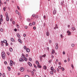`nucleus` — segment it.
Masks as SVG:
<instances>
[{
  "label": "nucleus",
  "mask_w": 77,
  "mask_h": 77,
  "mask_svg": "<svg viewBox=\"0 0 77 77\" xmlns=\"http://www.w3.org/2000/svg\"><path fill=\"white\" fill-rule=\"evenodd\" d=\"M20 70L21 71H22V72L24 71V68L23 67H21L20 69Z\"/></svg>",
  "instance_id": "4"
},
{
  "label": "nucleus",
  "mask_w": 77,
  "mask_h": 77,
  "mask_svg": "<svg viewBox=\"0 0 77 77\" xmlns=\"http://www.w3.org/2000/svg\"><path fill=\"white\" fill-rule=\"evenodd\" d=\"M46 35L47 36H48L49 35H50V33H49V32H46Z\"/></svg>",
  "instance_id": "11"
},
{
  "label": "nucleus",
  "mask_w": 77,
  "mask_h": 77,
  "mask_svg": "<svg viewBox=\"0 0 77 77\" xmlns=\"http://www.w3.org/2000/svg\"><path fill=\"white\" fill-rule=\"evenodd\" d=\"M25 29H27V26H26L25 27Z\"/></svg>",
  "instance_id": "53"
},
{
  "label": "nucleus",
  "mask_w": 77,
  "mask_h": 77,
  "mask_svg": "<svg viewBox=\"0 0 77 77\" xmlns=\"http://www.w3.org/2000/svg\"><path fill=\"white\" fill-rule=\"evenodd\" d=\"M2 54L3 59H5L6 57V55L5 54V52H2Z\"/></svg>",
  "instance_id": "1"
},
{
  "label": "nucleus",
  "mask_w": 77,
  "mask_h": 77,
  "mask_svg": "<svg viewBox=\"0 0 77 77\" xmlns=\"http://www.w3.org/2000/svg\"><path fill=\"white\" fill-rule=\"evenodd\" d=\"M10 66H12V65H13L12 64V63H13V61H12L11 60H10Z\"/></svg>",
  "instance_id": "2"
},
{
  "label": "nucleus",
  "mask_w": 77,
  "mask_h": 77,
  "mask_svg": "<svg viewBox=\"0 0 77 77\" xmlns=\"http://www.w3.org/2000/svg\"><path fill=\"white\" fill-rule=\"evenodd\" d=\"M21 41V39H18V41L19 42H20V41Z\"/></svg>",
  "instance_id": "54"
},
{
  "label": "nucleus",
  "mask_w": 77,
  "mask_h": 77,
  "mask_svg": "<svg viewBox=\"0 0 77 77\" xmlns=\"http://www.w3.org/2000/svg\"><path fill=\"white\" fill-rule=\"evenodd\" d=\"M71 32H70L68 33V35H71Z\"/></svg>",
  "instance_id": "34"
},
{
  "label": "nucleus",
  "mask_w": 77,
  "mask_h": 77,
  "mask_svg": "<svg viewBox=\"0 0 77 77\" xmlns=\"http://www.w3.org/2000/svg\"><path fill=\"white\" fill-rule=\"evenodd\" d=\"M19 61H20V62H23V61H24V59L20 58L19 59Z\"/></svg>",
  "instance_id": "3"
},
{
  "label": "nucleus",
  "mask_w": 77,
  "mask_h": 77,
  "mask_svg": "<svg viewBox=\"0 0 77 77\" xmlns=\"http://www.w3.org/2000/svg\"><path fill=\"white\" fill-rule=\"evenodd\" d=\"M42 56H40V59H41V60H42Z\"/></svg>",
  "instance_id": "41"
},
{
  "label": "nucleus",
  "mask_w": 77,
  "mask_h": 77,
  "mask_svg": "<svg viewBox=\"0 0 77 77\" xmlns=\"http://www.w3.org/2000/svg\"><path fill=\"white\" fill-rule=\"evenodd\" d=\"M43 69H47V67L46 66H43Z\"/></svg>",
  "instance_id": "12"
},
{
  "label": "nucleus",
  "mask_w": 77,
  "mask_h": 77,
  "mask_svg": "<svg viewBox=\"0 0 77 77\" xmlns=\"http://www.w3.org/2000/svg\"><path fill=\"white\" fill-rule=\"evenodd\" d=\"M17 36L19 38H21V36H20V34L18 33L17 34Z\"/></svg>",
  "instance_id": "8"
},
{
  "label": "nucleus",
  "mask_w": 77,
  "mask_h": 77,
  "mask_svg": "<svg viewBox=\"0 0 77 77\" xmlns=\"http://www.w3.org/2000/svg\"><path fill=\"white\" fill-rule=\"evenodd\" d=\"M4 42L5 44H6V43H7V41H6V40H4Z\"/></svg>",
  "instance_id": "15"
},
{
  "label": "nucleus",
  "mask_w": 77,
  "mask_h": 77,
  "mask_svg": "<svg viewBox=\"0 0 77 77\" xmlns=\"http://www.w3.org/2000/svg\"><path fill=\"white\" fill-rule=\"evenodd\" d=\"M56 10H54L53 11V14L54 15H55V14H56Z\"/></svg>",
  "instance_id": "5"
},
{
  "label": "nucleus",
  "mask_w": 77,
  "mask_h": 77,
  "mask_svg": "<svg viewBox=\"0 0 77 77\" xmlns=\"http://www.w3.org/2000/svg\"><path fill=\"white\" fill-rule=\"evenodd\" d=\"M13 65H15V62H13Z\"/></svg>",
  "instance_id": "63"
},
{
  "label": "nucleus",
  "mask_w": 77,
  "mask_h": 77,
  "mask_svg": "<svg viewBox=\"0 0 77 77\" xmlns=\"http://www.w3.org/2000/svg\"><path fill=\"white\" fill-rule=\"evenodd\" d=\"M16 26H17V28H19V25L18 24H17L16 25Z\"/></svg>",
  "instance_id": "37"
},
{
  "label": "nucleus",
  "mask_w": 77,
  "mask_h": 77,
  "mask_svg": "<svg viewBox=\"0 0 77 77\" xmlns=\"http://www.w3.org/2000/svg\"><path fill=\"white\" fill-rule=\"evenodd\" d=\"M55 45H56V46H58V43H56L55 44Z\"/></svg>",
  "instance_id": "48"
},
{
  "label": "nucleus",
  "mask_w": 77,
  "mask_h": 77,
  "mask_svg": "<svg viewBox=\"0 0 77 77\" xmlns=\"http://www.w3.org/2000/svg\"><path fill=\"white\" fill-rule=\"evenodd\" d=\"M3 10L4 11H6V8H5V7L4 8Z\"/></svg>",
  "instance_id": "43"
},
{
  "label": "nucleus",
  "mask_w": 77,
  "mask_h": 77,
  "mask_svg": "<svg viewBox=\"0 0 77 77\" xmlns=\"http://www.w3.org/2000/svg\"><path fill=\"white\" fill-rule=\"evenodd\" d=\"M27 21H28V22H30V19L29 18H28L27 20Z\"/></svg>",
  "instance_id": "20"
},
{
  "label": "nucleus",
  "mask_w": 77,
  "mask_h": 77,
  "mask_svg": "<svg viewBox=\"0 0 77 77\" xmlns=\"http://www.w3.org/2000/svg\"><path fill=\"white\" fill-rule=\"evenodd\" d=\"M60 36H61V38H63V35H60Z\"/></svg>",
  "instance_id": "40"
},
{
  "label": "nucleus",
  "mask_w": 77,
  "mask_h": 77,
  "mask_svg": "<svg viewBox=\"0 0 77 77\" xmlns=\"http://www.w3.org/2000/svg\"><path fill=\"white\" fill-rule=\"evenodd\" d=\"M35 63H36V64H39V61H36L35 62Z\"/></svg>",
  "instance_id": "16"
},
{
  "label": "nucleus",
  "mask_w": 77,
  "mask_h": 77,
  "mask_svg": "<svg viewBox=\"0 0 77 77\" xmlns=\"http://www.w3.org/2000/svg\"><path fill=\"white\" fill-rule=\"evenodd\" d=\"M51 69L52 71H53V69H54V68H53V67H51Z\"/></svg>",
  "instance_id": "24"
},
{
  "label": "nucleus",
  "mask_w": 77,
  "mask_h": 77,
  "mask_svg": "<svg viewBox=\"0 0 77 77\" xmlns=\"http://www.w3.org/2000/svg\"><path fill=\"white\" fill-rule=\"evenodd\" d=\"M47 50H49V48L47 47Z\"/></svg>",
  "instance_id": "64"
},
{
  "label": "nucleus",
  "mask_w": 77,
  "mask_h": 77,
  "mask_svg": "<svg viewBox=\"0 0 77 77\" xmlns=\"http://www.w3.org/2000/svg\"><path fill=\"white\" fill-rule=\"evenodd\" d=\"M29 26H32V24L31 23H30L29 24Z\"/></svg>",
  "instance_id": "32"
},
{
  "label": "nucleus",
  "mask_w": 77,
  "mask_h": 77,
  "mask_svg": "<svg viewBox=\"0 0 77 77\" xmlns=\"http://www.w3.org/2000/svg\"><path fill=\"white\" fill-rule=\"evenodd\" d=\"M25 77H30L28 75H26L25 76Z\"/></svg>",
  "instance_id": "44"
},
{
  "label": "nucleus",
  "mask_w": 77,
  "mask_h": 77,
  "mask_svg": "<svg viewBox=\"0 0 77 77\" xmlns=\"http://www.w3.org/2000/svg\"><path fill=\"white\" fill-rule=\"evenodd\" d=\"M24 59L26 61H27V59L26 57H24Z\"/></svg>",
  "instance_id": "21"
},
{
  "label": "nucleus",
  "mask_w": 77,
  "mask_h": 77,
  "mask_svg": "<svg viewBox=\"0 0 77 77\" xmlns=\"http://www.w3.org/2000/svg\"><path fill=\"white\" fill-rule=\"evenodd\" d=\"M45 56H46V55L45 54H44V55H43L42 56V57H45Z\"/></svg>",
  "instance_id": "27"
},
{
  "label": "nucleus",
  "mask_w": 77,
  "mask_h": 77,
  "mask_svg": "<svg viewBox=\"0 0 77 77\" xmlns=\"http://www.w3.org/2000/svg\"><path fill=\"white\" fill-rule=\"evenodd\" d=\"M23 36H24V37H26V34H23Z\"/></svg>",
  "instance_id": "56"
},
{
  "label": "nucleus",
  "mask_w": 77,
  "mask_h": 77,
  "mask_svg": "<svg viewBox=\"0 0 77 77\" xmlns=\"http://www.w3.org/2000/svg\"><path fill=\"white\" fill-rule=\"evenodd\" d=\"M23 48L25 50H26V46H24Z\"/></svg>",
  "instance_id": "38"
},
{
  "label": "nucleus",
  "mask_w": 77,
  "mask_h": 77,
  "mask_svg": "<svg viewBox=\"0 0 77 77\" xmlns=\"http://www.w3.org/2000/svg\"><path fill=\"white\" fill-rule=\"evenodd\" d=\"M33 29L34 30H35V29H36V27L35 26H34L33 27Z\"/></svg>",
  "instance_id": "49"
},
{
  "label": "nucleus",
  "mask_w": 77,
  "mask_h": 77,
  "mask_svg": "<svg viewBox=\"0 0 77 77\" xmlns=\"http://www.w3.org/2000/svg\"><path fill=\"white\" fill-rule=\"evenodd\" d=\"M35 18H39V16L38 15H36L35 16Z\"/></svg>",
  "instance_id": "13"
},
{
  "label": "nucleus",
  "mask_w": 77,
  "mask_h": 77,
  "mask_svg": "<svg viewBox=\"0 0 77 77\" xmlns=\"http://www.w3.org/2000/svg\"><path fill=\"white\" fill-rule=\"evenodd\" d=\"M50 74H53V71H51V72H50Z\"/></svg>",
  "instance_id": "35"
},
{
  "label": "nucleus",
  "mask_w": 77,
  "mask_h": 77,
  "mask_svg": "<svg viewBox=\"0 0 77 77\" xmlns=\"http://www.w3.org/2000/svg\"><path fill=\"white\" fill-rule=\"evenodd\" d=\"M11 41L12 42H14V39L13 38H11Z\"/></svg>",
  "instance_id": "25"
},
{
  "label": "nucleus",
  "mask_w": 77,
  "mask_h": 77,
  "mask_svg": "<svg viewBox=\"0 0 77 77\" xmlns=\"http://www.w3.org/2000/svg\"><path fill=\"white\" fill-rule=\"evenodd\" d=\"M16 14H18V11H16Z\"/></svg>",
  "instance_id": "45"
},
{
  "label": "nucleus",
  "mask_w": 77,
  "mask_h": 77,
  "mask_svg": "<svg viewBox=\"0 0 77 77\" xmlns=\"http://www.w3.org/2000/svg\"><path fill=\"white\" fill-rule=\"evenodd\" d=\"M28 63L29 65V66H32V64L31 63H30L28 62Z\"/></svg>",
  "instance_id": "10"
},
{
  "label": "nucleus",
  "mask_w": 77,
  "mask_h": 77,
  "mask_svg": "<svg viewBox=\"0 0 77 77\" xmlns=\"http://www.w3.org/2000/svg\"><path fill=\"white\" fill-rule=\"evenodd\" d=\"M0 31L1 32H3V29L1 28L0 29Z\"/></svg>",
  "instance_id": "31"
},
{
  "label": "nucleus",
  "mask_w": 77,
  "mask_h": 77,
  "mask_svg": "<svg viewBox=\"0 0 77 77\" xmlns=\"http://www.w3.org/2000/svg\"><path fill=\"white\" fill-rule=\"evenodd\" d=\"M56 50H57V49H58V46H56Z\"/></svg>",
  "instance_id": "39"
},
{
  "label": "nucleus",
  "mask_w": 77,
  "mask_h": 77,
  "mask_svg": "<svg viewBox=\"0 0 77 77\" xmlns=\"http://www.w3.org/2000/svg\"><path fill=\"white\" fill-rule=\"evenodd\" d=\"M37 67L38 68H41V67H42L40 65V64H38V65H37Z\"/></svg>",
  "instance_id": "6"
},
{
  "label": "nucleus",
  "mask_w": 77,
  "mask_h": 77,
  "mask_svg": "<svg viewBox=\"0 0 77 77\" xmlns=\"http://www.w3.org/2000/svg\"><path fill=\"white\" fill-rule=\"evenodd\" d=\"M55 52L54 51V50H52V54H54V53Z\"/></svg>",
  "instance_id": "29"
},
{
  "label": "nucleus",
  "mask_w": 77,
  "mask_h": 77,
  "mask_svg": "<svg viewBox=\"0 0 77 77\" xmlns=\"http://www.w3.org/2000/svg\"><path fill=\"white\" fill-rule=\"evenodd\" d=\"M6 20L7 21H9V17H6Z\"/></svg>",
  "instance_id": "9"
},
{
  "label": "nucleus",
  "mask_w": 77,
  "mask_h": 77,
  "mask_svg": "<svg viewBox=\"0 0 77 77\" xmlns=\"http://www.w3.org/2000/svg\"><path fill=\"white\" fill-rule=\"evenodd\" d=\"M22 56H22V58H24V57H24V55H23V54H22Z\"/></svg>",
  "instance_id": "23"
},
{
  "label": "nucleus",
  "mask_w": 77,
  "mask_h": 77,
  "mask_svg": "<svg viewBox=\"0 0 77 77\" xmlns=\"http://www.w3.org/2000/svg\"><path fill=\"white\" fill-rule=\"evenodd\" d=\"M5 76V73H3V77H4Z\"/></svg>",
  "instance_id": "47"
},
{
  "label": "nucleus",
  "mask_w": 77,
  "mask_h": 77,
  "mask_svg": "<svg viewBox=\"0 0 77 77\" xmlns=\"http://www.w3.org/2000/svg\"><path fill=\"white\" fill-rule=\"evenodd\" d=\"M72 47H74V44H72Z\"/></svg>",
  "instance_id": "46"
},
{
  "label": "nucleus",
  "mask_w": 77,
  "mask_h": 77,
  "mask_svg": "<svg viewBox=\"0 0 77 77\" xmlns=\"http://www.w3.org/2000/svg\"><path fill=\"white\" fill-rule=\"evenodd\" d=\"M32 25H35V22H33Z\"/></svg>",
  "instance_id": "36"
},
{
  "label": "nucleus",
  "mask_w": 77,
  "mask_h": 77,
  "mask_svg": "<svg viewBox=\"0 0 77 77\" xmlns=\"http://www.w3.org/2000/svg\"><path fill=\"white\" fill-rule=\"evenodd\" d=\"M17 8L18 9H20V8H19V7L18 6H17Z\"/></svg>",
  "instance_id": "62"
},
{
  "label": "nucleus",
  "mask_w": 77,
  "mask_h": 77,
  "mask_svg": "<svg viewBox=\"0 0 77 77\" xmlns=\"http://www.w3.org/2000/svg\"><path fill=\"white\" fill-rule=\"evenodd\" d=\"M63 54H65V51H63Z\"/></svg>",
  "instance_id": "59"
},
{
  "label": "nucleus",
  "mask_w": 77,
  "mask_h": 77,
  "mask_svg": "<svg viewBox=\"0 0 77 77\" xmlns=\"http://www.w3.org/2000/svg\"><path fill=\"white\" fill-rule=\"evenodd\" d=\"M2 21H3V18H1L0 19V21L1 22H2Z\"/></svg>",
  "instance_id": "26"
},
{
  "label": "nucleus",
  "mask_w": 77,
  "mask_h": 77,
  "mask_svg": "<svg viewBox=\"0 0 77 77\" xmlns=\"http://www.w3.org/2000/svg\"><path fill=\"white\" fill-rule=\"evenodd\" d=\"M71 67H72V69H73L74 68V66L73 65V64H71Z\"/></svg>",
  "instance_id": "28"
},
{
  "label": "nucleus",
  "mask_w": 77,
  "mask_h": 77,
  "mask_svg": "<svg viewBox=\"0 0 77 77\" xmlns=\"http://www.w3.org/2000/svg\"><path fill=\"white\" fill-rule=\"evenodd\" d=\"M26 51L28 53L30 52V49L29 48H27L26 49Z\"/></svg>",
  "instance_id": "7"
},
{
  "label": "nucleus",
  "mask_w": 77,
  "mask_h": 77,
  "mask_svg": "<svg viewBox=\"0 0 77 77\" xmlns=\"http://www.w3.org/2000/svg\"><path fill=\"white\" fill-rule=\"evenodd\" d=\"M72 30H75V28H74V27H72Z\"/></svg>",
  "instance_id": "19"
},
{
  "label": "nucleus",
  "mask_w": 77,
  "mask_h": 77,
  "mask_svg": "<svg viewBox=\"0 0 77 77\" xmlns=\"http://www.w3.org/2000/svg\"><path fill=\"white\" fill-rule=\"evenodd\" d=\"M14 30L15 32H17V29H14Z\"/></svg>",
  "instance_id": "55"
},
{
  "label": "nucleus",
  "mask_w": 77,
  "mask_h": 77,
  "mask_svg": "<svg viewBox=\"0 0 77 77\" xmlns=\"http://www.w3.org/2000/svg\"><path fill=\"white\" fill-rule=\"evenodd\" d=\"M13 24H15V21H13Z\"/></svg>",
  "instance_id": "52"
},
{
  "label": "nucleus",
  "mask_w": 77,
  "mask_h": 77,
  "mask_svg": "<svg viewBox=\"0 0 77 77\" xmlns=\"http://www.w3.org/2000/svg\"><path fill=\"white\" fill-rule=\"evenodd\" d=\"M1 18H3V15H1Z\"/></svg>",
  "instance_id": "58"
},
{
  "label": "nucleus",
  "mask_w": 77,
  "mask_h": 77,
  "mask_svg": "<svg viewBox=\"0 0 77 77\" xmlns=\"http://www.w3.org/2000/svg\"><path fill=\"white\" fill-rule=\"evenodd\" d=\"M8 71H11V67H8Z\"/></svg>",
  "instance_id": "18"
},
{
  "label": "nucleus",
  "mask_w": 77,
  "mask_h": 77,
  "mask_svg": "<svg viewBox=\"0 0 77 77\" xmlns=\"http://www.w3.org/2000/svg\"><path fill=\"white\" fill-rule=\"evenodd\" d=\"M60 69H61V66H59V67H58Z\"/></svg>",
  "instance_id": "50"
},
{
  "label": "nucleus",
  "mask_w": 77,
  "mask_h": 77,
  "mask_svg": "<svg viewBox=\"0 0 77 77\" xmlns=\"http://www.w3.org/2000/svg\"><path fill=\"white\" fill-rule=\"evenodd\" d=\"M5 15L6 17H8V12H6L5 13Z\"/></svg>",
  "instance_id": "14"
},
{
  "label": "nucleus",
  "mask_w": 77,
  "mask_h": 77,
  "mask_svg": "<svg viewBox=\"0 0 77 77\" xmlns=\"http://www.w3.org/2000/svg\"><path fill=\"white\" fill-rule=\"evenodd\" d=\"M34 66L35 68H37V66H36V65H35V64H34Z\"/></svg>",
  "instance_id": "33"
},
{
  "label": "nucleus",
  "mask_w": 77,
  "mask_h": 77,
  "mask_svg": "<svg viewBox=\"0 0 77 77\" xmlns=\"http://www.w3.org/2000/svg\"><path fill=\"white\" fill-rule=\"evenodd\" d=\"M32 17H35V14H32Z\"/></svg>",
  "instance_id": "42"
},
{
  "label": "nucleus",
  "mask_w": 77,
  "mask_h": 77,
  "mask_svg": "<svg viewBox=\"0 0 77 77\" xmlns=\"http://www.w3.org/2000/svg\"><path fill=\"white\" fill-rule=\"evenodd\" d=\"M4 63H5V65H6V64H7V62L6 61H5L4 62Z\"/></svg>",
  "instance_id": "51"
},
{
  "label": "nucleus",
  "mask_w": 77,
  "mask_h": 77,
  "mask_svg": "<svg viewBox=\"0 0 77 77\" xmlns=\"http://www.w3.org/2000/svg\"><path fill=\"white\" fill-rule=\"evenodd\" d=\"M54 72H56V70H55V69H54Z\"/></svg>",
  "instance_id": "60"
},
{
  "label": "nucleus",
  "mask_w": 77,
  "mask_h": 77,
  "mask_svg": "<svg viewBox=\"0 0 77 77\" xmlns=\"http://www.w3.org/2000/svg\"><path fill=\"white\" fill-rule=\"evenodd\" d=\"M5 45L6 46H8V44L7 43H6Z\"/></svg>",
  "instance_id": "61"
},
{
  "label": "nucleus",
  "mask_w": 77,
  "mask_h": 77,
  "mask_svg": "<svg viewBox=\"0 0 77 77\" xmlns=\"http://www.w3.org/2000/svg\"><path fill=\"white\" fill-rule=\"evenodd\" d=\"M29 60H30V61H31L32 60V58H29Z\"/></svg>",
  "instance_id": "57"
},
{
  "label": "nucleus",
  "mask_w": 77,
  "mask_h": 77,
  "mask_svg": "<svg viewBox=\"0 0 77 77\" xmlns=\"http://www.w3.org/2000/svg\"><path fill=\"white\" fill-rule=\"evenodd\" d=\"M10 51H12V48H9Z\"/></svg>",
  "instance_id": "22"
},
{
  "label": "nucleus",
  "mask_w": 77,
  "mask_h": 77,
  "mask_svg": "<svg viewBox=\"0 0 77 77\" xmlns=\"http://www.w3.org/2000/svg\"><path fill=\"white\" fill-rule=\"evenodd\" d=\"M7 54H8V55H10V53L9 52H7Z\"/></svg>",
  "instance_id": "30"
},
{
  "label": "nucleus",
  "mask_w": 77,
  "mask_h": 77,
  "mask_svg": "<svg viewBox=\"0 0 77 77\" xmlns=\"http://www.w3.org/2000/svg\"><path fill=\"white\" fill-rule=\"evenodd\" d=\"M61 69H62V71H65V69L64 68L62 67Z\"/></svg>",
  "instance_id": "17"
}]
</instances>
